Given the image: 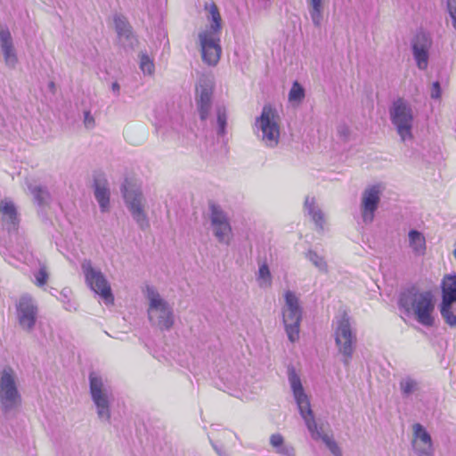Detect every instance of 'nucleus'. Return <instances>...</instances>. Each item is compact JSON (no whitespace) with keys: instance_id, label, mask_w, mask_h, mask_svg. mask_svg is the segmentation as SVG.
I'll return each instance as SVG.
<instances>
[{"instance_id":"obj_1","label":"nucleus","mask_w":456,"mask_h":456,"mask_svg":"<svg viewBox=\"0 0 456 456\" xmlns=\"http://www.w3.org/2000/svg\"><path fill=\"white\" fill-rule=\"evenodd\" d=\"M399 308L408 314H413L417 322L423 326L432 327L435 324V296L430 289H421L416 285L403 289L398 299Z\"/></svg>"},{"instance_id":"obj_2","label":"nucleus","mask_w":456,"mask_h":456,"mask_svg":"<svg viewBox=\"0 0 456 456\" xmlns=\"http://www.w3.org/2000/svg\"><path fill=\"white\" fill-rule=\"evenodd\" d=\"M205 9L208 11L207 19L209 26L199 33V41L201 50L202 61L208 66H216L222 54L220 36L222 30V18L217 5L212 2L206 4Z\"/></svg>"},{"instance_id":"obj_3","label":"nucleus","mask_w":456,"mask_h":456,"mask_svg":"<svg viewBox=\"0 0 456 456\" xmlns=\"http://www.w3.org/2000/svg\"><path fill=\"white\" fill-rule=\"evenodd\" d=\"M333 327L340 360L346 367H348L357 343L356 332L353 330L350 316L346 312L336 316Z\"/></svg>"},{"instance_id":"obj_4","label":"nucleus","mask_w":456,"mask_h":456,"mask_svg":"<svg viewBox=\"0 0 456 456\" xmlns=\"http://www.w3.org/2000/svg\"><path fill=\"white\" fill-rule=\"evenodd\" d=\"M120 190L126 207L138 227L142 231L149 229L151 224L146 209L147 201L142 190L127 179L125 180Z\"/></svg>"},{"instance_id":"obj_5","label":"nucleus","mask_w":456,"mask_h":456,"mask_svg":"<svg viewBox=\"0 0 456 456\" xmlns=\"http://www.w3.org/2000/svg\"><path fill=\"white\" fill-rule=\"evenodd\" d=\"M389 118L402 142L412 140L414 113L406 100L398 98L393 102L389 108Z\"/></svg>"},{"instance_id":"obj_6","label":"nucleus","mask_w":456,"mask_h":456,"mask_svg":"<svg viewBox=\"0 0 456 456\" xmlns=\"http://www.w3.org/2000/svg\"><path fill=\"white\" fill-rule=\"evenodd\" d=\"M89 387L98 419L102 422L110 423L111 417L110 404L114 400L110 388L94 372H91L89 375Z\"/></svg>"},{"instance_id":"obj_7","label":"nucleus","mask_w":456,"mask_h":456,"mask_svg":"<svg viewBox=\"0 0 456 456\" xmlns=\"http://www.w3.org/2000/svg\"><path fill=\"white\" fill-rule=\"evenodd\" d=\"M21 402L18 390L17 376L13 369L5 366L0 370V403L2 411L7 413L16 409Z\"/></svg>"},{"instance_id":"obj_8","label":"nucleus","mask_w":456,"mask_h":456,"mask_svg":"<svg viewBox=\"0 0 456 456\" xmlns=\"http://www.w3.org/2000/svg\"><path fill=\"white\" fill-rule=\"evenodd\" d=\"M147 298L150 301L148 309L149 319L160 330H168L174 324L173 310L153 288H147Z\"/></svg>"},{"instance_id":"obj_9","label":"nucleus","mask_w":456,"mask_h":456,"mask_svg":"<svg viewBox=\"0 0 456 456\" xmlns=\"http://www.w3.org/2000/svg\"><path fill=\"white\" fill-rule=\"evenodd\" d=\"M284 298L285 305L282 307V321L288 338L293 343L299 338L303 310L299 298L293 291H286Z\"/></svg>"},{"instance_id":"obj_10","label":"nucleus","mask_w":456,"mask_h":456,"mask_svg":"<svg viewBox=\"0 0 456 456\" xmlns=\"http://www.w3.org/2000/svg\"><path fill=\"white\" fill-rule=\"evenodd\" d=\"M279 117L275 110L270 106H264L262 113L256 120V126L260 130L258 137L265 146L274 148L280 141Z\"/></svg>"},{"instance_id":"obj_11","label":"nucleus","mask_w":456,"mask_h":456,"mask_svg":"<svg viewBox=\"0 0 456 456\" xmlns=\"http://www.w3.org/2000/svg\"><path fill=\"white\" fill-rule=\"evenodd\" d=\"M440 313L450 327L456 326V273L446 274L441 281Z\"/></svg>"},{"instance_id":"obj_12","label":"nucleus","mask_w":456,"mask_h":456,"mask_svg":"<svg viewBox=\"0 0 456 456\" xmlns=\"http://www.w3.org/2000/svg\"><path fill=\"white\" fill-rule=\"evenodd\" d=\"M209 220L213 235L217 241L229 245L232 230L227 213L219 205L211 202L209 203Z\"/></svg>"},{"instance_id":"obj_13","label":"nucleus","mask_w":456,"mask_h":456,"mask_svg":"<svg viewBox=\"0 0 456 456\" xmlns=\"http://www.w3.org/2000/svg\"><path fill=\"white\" fill-rule=\"evenodd\" d=\"M86 281L92 290L100 295L106 304H113L114 297L111 288L103 273L93 267L90 261L82 264Z\"/></svg>"},{"instance_id":"obj_14","label":"nucleus","mask_w":456,"mask_h":456,"mask_svg":"<svg viewBox=\"0 0 456 456\" xmlns=\"http://www.w3.org/2000/svg\"><path fill=\"white\" fill-rule=\"evenodd\" d=\"M288 379L299 410V413L305 422L308 420V418H313L314 416L311 409L310 401L302 386L300 377L296 372L295 368L291 365L288 367Z\"/></svg>"},{"instance_id":"obj_15","label":"nucleus","mask_w":456,"mask_h":456,"mask_svg":"<svg viewBox=\"0 0 456 456\" xmlns=\"http://www.w3.org/2000/svg\"><path fill=\"white\" fill-rule=\"evenodd\" d=\"M38 307L35 300L28 296L20 298L17 305V319L20 328L26 332H31L37 320Z\"/></svg>"},{"instance_id":"obj_16","label":"nucleus","mask_w":456,"mask_h":456,"mask_svg":"<svg viewBox=\"0 0 456 456\" xmlns=\"http://www.w3.org/2000/svg\"><path fill=\"white\" fill-rule=\"evenodd\" d=\"M433 40L431 36L424 31L418 32L411 40L412 55L417 67L425 70L428 65L429 50Z\"/></svg>"},{"instance_id":"obj_17","label":"nucleus","mask_w":456,"mask_h":456,"mask_svg":"<svg viewBox=\"0 0 456 456\" xmlns=\"http://www.w3.org/2000/svg\"><path fill=\"white\" fill-rule=\"evenodd\" d=\"M380 190L379 185L367 187L362 194L361 213L362 221L370 224L380 201Z\"/></svg>"},{"instance_id":"obj_18","label":"nucleus","mask_w":456,"mask_h":456,"mask_svg":"<svg viewBox=\"0 0 456 456\" xmlns=\"http://www.w3.org/2000/svg\"><path fill=\"white\" fill-rule=\"evenodd\" d=\"M412 449L417 456H435V448L430 434L419 423L412 426Z\"/></svg>"},{"instance_id":"obj_19","label":"nucleus","mask_w":456,"mask_h":456,"mask_svg":"<svg viewBox=\"0 0 456 456\" xmlns=\"http://www.w3.org/2000/svg\"><path fill=\"white\" fill-rule=\"evenodd\" d=\"M0 218L8 232H15L20 225V215L14 202L9 199L0 200Z\"/></svg>"},{"instance_id":"obj_20","label":"nucleus","mask_w":456,"mask_h":456,"mask_svg":"<svg viewBox=\"0 0 456 456\" xmlns=\"http://www.w3.org/2000/svg\"><path fill=\"white\" fill-rule=\"evenodd\" d=\"M0 50L5 65L10 69H14L18 63V57L11 32L8 27L3 24H0Z\"/></svg>"},{"instance_id":"obj_21","label":"nucleus","mask_w":456,"mask_h":456,"mask_svg":"<svg viewBox=\"0 0 456 456\" xmlns=\"http://www.w3.org/2000/svg\"><path fill=\"white\" fill-rule=\"evenodd\" d=\"M212 87L207 84H200L197 88L196 104L201 121L208 118L210 110L212 108Z\"/></svg>"},{"instance_id":"obj_22","label":"nucleus","mask_w":456,"mask_h":456,"mask_svg":"<svg viewBox=\"0 0 456 456\" xmlns=\"http://www.w3.org/2000/svg\"><path fill=\"white\" fill-rule=\"evenodd\" d=\"M94 194L101 211L102 213L108 212L110 210V191L109 183L103 175L94 176Z\"/></svg>"},{"instance_id":"obj_23","label":"nucleus","mask_w":456,"mask_h":456,"mask_svg":"<svg viewBox=\"0 0 456 456\" xmlns=\"http://www.w3.org/2000/svg\"><path fill=\"white\" fill-rule=\"evenodd\" d=\"M305 423L314 440L321 439L334 456H342V452L338 444L328 435L322 433V428L318 427L314 417L308 418V420Z\"/></svg>"},{"instance_id":"obj_24","label":"nucleus","mask_w":456,"mask_h":456,"mask_svg":"<svg viewBox=\"0 0 456 456\" xmlns=\"http://www.w3.org/2000/svg\"><path fill=\"white\" fill-rule=\"evenodd\" d=\"M313 24L319 28L323 20L324 10L330 0H305Z\"/></svg>"},{"instance_id":"obj_25","label":"nucleus","mask_w":456,"mask_h":456,"mask_svg":"<svg viewBox=\"0 0 456 456\" xmlns=\"http://www.w3.org/2000/svg\"><path fill=\"white\" fill-rule=\"evenodd\" d=\"M270 444L281 456H297L295 447L291 444L285 443L284 437L279 433L270 436Z\"/></svg>"},{"instance_id":"obj_26","label":"nucleus","mask_w":456,"mask_h":456,"mask_svg":"<svg viewBox=\"0 0 456 456\" xmlns=\"http://www.w3.org/2000/svg\"><path fill=\"white\" fill-rule=\"evenodd\" d=\"M305 209L314 222L316 228L322 231L324 227V215L322 211L315 206L314 198L306 197L304 204Z\"/></svg>"},{"instance_id":"obj_27","label":"nucleus","mask_w":456,"mask_h":456,"mask_svg":"<svg viewBox=\"0 0 456 456\" xmlns=\"http://www.w3.org/2000/svg\"><path fill=\"white\" fill-rule=\"evenodd\" d=\"M30 193L33 195L34 201L40 207L48 205L52 197L46 186L36 183L28 185Z\"/></svg>"},{"instance_id":"obj_28","label":"nucleus","mask_w":456,"mask_h":456,"mask_svg":"<svg viewBox=\"0 0 456 456\" xmlns=\"http://www.w3.org/2000/svg\"><path fill=\"white\" fill-rule=\"evenodd\" d=\"M409 246L416 256H423L426 252V240L423 234L417 230H411L408 233Z\"/></svg>"},{"instance_id":"obj_29","label":"nucleus","mask_w":456,"mask_h":456,"mask_svg":"<svg viewBox=\"0 0 456 456\" xmlns=\"http://www.w3.org/2000/svg\"><path fill=\"white\" fill-rule=\"evenodd\" d=\"M399 387L403 398H410L420 389L419 381L410 376L403 378L399 382Z\"/></svg>"},{"instance_id":"obj_30","label":"nucleus","mask_w":456,"mask_h":456,"mask_svg":"<svg viewBox=\"0 0 456 456\" xmlns=\"http://www.w3.org/2000/svg\"><path fill=\"white\" fill-rule=\"evenodd\" d=\"M216 134L218 136H224L226 134L227 113L224 106L216 108Z\"/></svg>"},{"instance_id":"obj_31","label":"nucleus","mask_w":456,"mask_h":456,"mask_svg":"<svg viewBox=\"0 0 456 456\" xmlns=\"http://www.w3.org/2000/svg\"><path fill=\"white\" fill-rule=\"evenodd\" d=\"M113 21L118 37L133 31L132 26L124 15L115 14Z\"/></svg>"},{"instance_id":"obj_32","label":"nucleus","mask_w":456,"mask_h":456,"mask_svg":"<svg viewBox=\"0 0 456 456\" xmlns=\"http://www.w3.org/2000/svg\"><path fill=\"white\" fill-rule=\"evenodd\" d=\"M118 44L126 52L133 51L138 45V39L132 31L118 37Z\"/></svg>"},{"instance_id":"obj_33","label":"nucleus","mask_w":456,"mask_h":456,"mask_svg":"<svg viewBox=\"0 0 456 456\" xmlns=\"http://www.w3.org/2000/svg\"><path fill=\"white\" fill-rule=\"evenodd\" d=\"M307 259L312 262V264L318 268L320 272L327 273L328 272V265L325 261L324 257L318 255L317 252L314 250H309L306 254Z\"/></svg>"},{"instance_id":"obj_34","label":"nucleus","mask_w":456,"mask_h":456,"mask_svg":"<svg viewBox=\"0 0 456 456\" xmlns=\"http://www.w3.org/2000/svg\"><path fill=\"white\" fill-rule=\"evenodd\" d=\"M139 57V65L142 73L145 75H152L155 70V65L152 59H151L146 53H141Z\"/></svg>"},{"instance_id":"obj_35","label":"nucleus","mask_w":456,"mask_h":456,"mask_svg":"<svg viewBox=\"0 0 456 456\" xmlns=\"http://www.w3.org/2000/svg\"><path fill=\"white\" fill-rule=\"evenodd\" d=\"M304 98L305 89L298 82H294L289 94V100L290 102H301Z\"/></svg>"},{"instance_id":"obj_36","label":"nucleus","mask_w":456,"mask_h":456,"mask_svg":"<svg viewBox=\"0 0 456 456\" xmlns=\"http://www.w3.org/2000/svg\"><path fill=\"white\" fill-rule=\"evenodd\" d=\"M49 274L45 266H41L37 273H35L36 285L37 287H44L48 281Z\"/></svg>"},{"instance_id":"obj_37","label":"nucleus","mask_w":456,"mask_h":456,"mask_svg":"<svg viewBox=\"0 0 456 456\" xmlns=\"http://www.w3.org/2000/svg\"><path fill=\"white\" fill-rule=\"evenodd\" d=\"M258 278L265 283H271V273L266 264L260 265L258 270Z\"/></svg>"},{"instance_id":"obj_38","label":"nucleus","mask_w":456,"mask_h":456,"mask_svg":"<svg viewBox=\"0 0 456 456\" xmlns=\"http://www.w3.org/2000/svg\"><path fill=\"white\" fill-rule=\"evenodd\" d=\"M447 11L452 21V27L456 29V0H447Z\"/></svg>"},{"instance_id":"obj_39","label":"nucleus","mask_w":456,"mask_h":456,"mask_svg":"<svg viewBox=\"0 0 456 456\" xmlns=\"http://www.w3.org/2000/svg\"><path fill=\"white\" fill-rule=\"evenodd\" d=\"M442 89L439 81H436L432 84L430 97L434 100H438L441 98Z\"/></svg>"},{"instance_id":"obj_40","label":"nucleus","mask_w":456,"mask_h":456,"mask_svg":"<svg viewBox=\"0 0 456 456\" xmlns=\"http://www.w3.org/2000/svg\"><path fill=\"white\" fill-rule=\"evenodd\" d=\"M84 124L85 126L88 129H92L94 127L95 120L94 118L92 116L90 110L84 111Z\"/></svg>"},{"instance_id":"obj_41","label":"nucleus","mask_w":456,"mask_h":456,"mask_svg":"<svg viewBox=\"0 0 456 456\" xmlns=\"http://www.w3.org/2000/svg\"><path fill=\"white\" fill-rule=\"evenodd\" d=\"M338 134L346 138L349 135V128L346 126H341L338 128Z\"/></svg>"},{"instance_id":"obj_42","label":"nucleus","mask_w":456,"mask_h":456,"mask_svg":"<svg viewBox=\"0 0 456 456\" xmlns=\"http://www.w3.org/2000/svg\"><path fill=\"white\" fill-rule=\"evenodd\" d=\"M111 90L116 95H119L120 86L117 81L111 84Z\"/></svg>"},{"instance_id":"obj_43","label":"nucleus","mask_w":456,"mask_h":456,"mask_svg":"<svg viewBox=\"0 0 456 456\" xmlns=\"http://www.w3.org/2000/svg\"><path fill=\"white\" fill-rule=\"evenodd\" d=\"M48 88L52 93L55 91V83L53 81L49 82Z\"/></svg>"},{"instance_id":"obj_44","label":"nucleus","mask_w":456,"mask_h":456,"mask_svg":"<svg viewBox=\"0 0 456 456\" xmlns=\"http://www.w3.org/2000/svg\"><path fill=\"white\" fill-rule=\"evenodd\" d=\"M214 449H215V451L217 452V454L219 456H224V453L222 452V450L217 448L216 445H214Z\"/></svg>"}]
</instances>
